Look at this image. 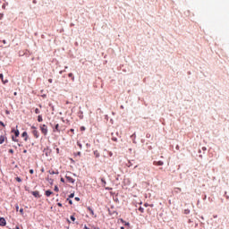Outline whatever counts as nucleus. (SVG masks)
Masks as SVG:
<instances>
[{"label":"nucleus","instance_id":"nucleus-1","mask_svg":"<svg viewBox=\"0 0 229 229\" xmlns=\"http://www.w3.org/2000/svg\"><path fill=\"white\" fill-rule=\"evenodd\" d=\"M39 128H40V131L43 135H45V136L47 135V131H48L47 125L42 124L39 126Z\"/></svg>","mask_w":229,"mask_h":229},{"label":"nucleus","instance_id":"nucleus-2","mask_svg":"<svg viewBox=\"0 0 229 229\" xmlns=\"http://www.w3.org/2000/svg\"><path fill=\"white\" fill-rule=\"evenodd\" d=\"M65 178H66L68 183H74V182H75V180L69 175H65Z\"/></svg>","mask_w":229,"mask_h":229},{"label":"nucleus","instance_id":"nucleus-3","mask_svg":"<svg viewBox=\"0 0 229 229\" xmlns=\"http://www.w3.org/2000/svg\"><path fill=\"white\" fill-rule=\"evenodd\" d=\"M21 137H23L25 142H28V139H29V135H28V132L27 131H23L22 134H21Z\"/></svg>","mask_w":229,"mask_h":229},{"label":"nucleus","instance_id":"nucleus-4","mask_svg":"<svg viewBox=\"0 0 229 229\" xmlns=\"http://www.w3.org/2000/svg\"><path fill=\"white\" fill-rule=\"evenodd\" d=\"M0 226H6V219L0 217Z\"/></svg>","mask_w":229,"mask_h":229},{"label":"nucleus","instance_id":"nucleus-5","mask_svg":"<svg viewBox=\"0 0 229 229\" xmlns=\"http://www.w3.org/2000/svg\"><path fill=\"white\" fill-rule=\"evenodd\" d=\"M32 134L35 137V139H38V137L40 136V134H39L38 130H33L32 131Z\"/></svg>","mask_w":229,"mask_h":229},{"label":"nucleus","instance_id":"nucleus-6","mask_svg":"<svg viewBox=\"0 0 229 229\" xmlns=\"http://www.w3.org/2000/svg\"><path fill=\"white\" fill-rule=\"evenodd\" d=\"M153 165H164V162L163 161H154Z\"/></svg>","mask_w":229,"mask_h":229},{"label":"nucleus","instance_id":"nucleus-7","mask_svg":"<svg viewBox=\"0 0 229 229\" xmlns=\"http://www.w3.org/2000/svg\"><path fill=\"white\" fill-rule=\"evenodd\" d=\"M4 140H6V137L4 135L0 136V144H4Z\"/></svg>","mask_w":229,"mask_h":229},{"label":"nucleus","instance_id":"nucleus-8","mask_svg":"<svg viewBox=\"0 0 229 229\" xmlns=\"http://www.w3.org/2000/svg\"><path fill=\"white\" fill-rule=\"evenodd\" d=\"M31 194H32V196H34L35 198H38V196H39L38 191H31Z\"/></svg>","mask_w":229,"mask_h":229},{"label":"nucleus","instance_id":"nucleus-9","mask_svg":"<svg viewBox=\"0 0 229 229\" xmlns=\"http://www.w3.org/2000/svg\"><path fill=\"white\" fill-rule=\"evenodd\" d=\"M54 131H57L58 133H60V125L57 123L55 124V127L54 129Z\"/></svg>","mask_w":229,"mask_h":229},{"label":"nucleus","instance_id":"nucleus-10","mask_svg":"<svg viewBox=\"0 0 229 229\" xmlns=\"http://www.w3.org/2000/svg\"><path fill=\"white\" fill-rule=\"evenodd\" d=\"M49 174H59L58 170L55 171V170H49L48 171Z\"/></svg>","mask_w":229,"mask_h":229},{"label":"nucleus","instance_id":"nucleus-11","mask_svg":"<svg viewBox=\"0 0 229 229\" xmlns=\"http://www.w3.org/2000/svg\"><path fill=\"white\" fill-rule=\"evenodd\" d=\"M45 194H46V196H47V198H49V196H51V194H53V191H51L48 190V191H46Z\"/></svg>","mask_w":229,"mask_h":229},{"label":"nucleus","instance_id":"nucleus-12","mask_svg":"<svg viewBox=\"0 0 229 229\" xmlns=\"http://www.w3.org/2000/svg\"><path fill=\"white\" fill-rule=\"evenodd\" d=\"M88 210L91 216H94V210L90 207H88Z\"/></svg>","mask_w":229,"mask_h":229},{"label":"nucleus","instance_id":"nucleus-13","mask_svg":"<svg viewBox=\"0 0 229 229\" xmlns=\"http://www.w3.org/2000/svg\"><path fill=\"white\" fill-rule=\"evenodd\" d=\"M69 78H72V81H74V75L72 74V72L68 74Z\"/></svg>","mask_w":229,"mask_h":229},{"label":"nucleus","instance_id":"nucleus-14","mask_svg":"<svg viewBox=\"0 0 229 229\" xmlns=\"http://www.w3.org/2000/svg\"><path fill=\"white\" fill-rule=\"evenodd\" d=\"M42 121H44V120L42 119V115L39 114V115L38 116V123H42Z\"/></svg>","mask_w":229,"mask_h":229},{"label":"nucleus","instance_id":"nucleus-15","mask_svg":"<svg viewBox=\"0 0 229 229\" xmlns=\"http://www.w3.org/2000/svg\"><path fill=\"white\" fill-rule=\"evenodd\" d=\"M20 134L21 132L19 131V130L14 131L15 137H19Z\"/></svg>","mask_w":229,"mask_h":229},{"label":"nucleus","instance_id":"nucleus-16","mask_svg":"<svg viewBox=\"0 0 229 229\" xmlns=\"http://www.w3.org/2000/svg\"><path fill=\"white\" fill-rule=\"evenodd\" d=\"M94 155H95V157H96L97 158H98V157H99V152H98V150H95V151H94Z\"/></svg>","mask_w":229,"mask_h":229},{"label":"nucleus","instance_id":"nucleus-17","mask_svg":"<svg viewBox=\"0 0 229 229\" xmlns=\"http://www.w3.org/2000/svg\"><path fill=\"white\" fill-rule=\"evenodd\" d=\"M138 210H139V212H140L141 214H144V208L140 207Z\"/></svg>","mask_w":229,"mask_h":229},{"label":"nucleus","instance_id":"nucleus-18","mask_svg":"<svg viewBox=\"0 0 229 229\" xmlns=\"http://www.w3.org/2000/svg\"><path fill=\"white\" fill-rule=\"evenodd\" d=\"M16 182H18L19 183H21L22 182V179H21V177H15Z\"/></svg>","mask_w":229,"mask_h":229},{"label":"nucleus","instance_id":"nucleus-19","mask_svg":"<svg viewBox=\"0 0 229 229\" xmlns=\"http://www.w3.org/2000/svg\"><path fill=\"white\" fill-rule=\"evenodd\" d=\"M77 146H79L80 149L83 148V145H81V143H80V141L77 142Z\"/></svg>","mask_w":229,"mask_h":229},{"label":"nucleus","instance_id":"nucleus-20","mask_svg":"<svg viewBox=\"0 0 229 229\" xmlns=\"http://www.w3.org/2000/svg\"><path fill=\"white\" fill-rule=\"evenodd\" d=\"M101 182H102V183H103V185L105 187L106 185V181L105 180V178H102Z\"/></svg>","mask_w":229,"mask_h":229},{"label":"nucleus","instance_id":"nucleus-21","mask_svg":"<svg viewBox=\"0 0 229 229\" xmlns=\"http://www.w3.org/2000/svg\"><path fill=\"white\" fill-rule=\"evenodd\" d=\"M54 191H55V192H58V191H60V189H58V186H55Z\"/></svg>","mask_w":229,"mask_h":229},{"label":"nucleus","instance_id":"nucleus-22","mask_svg":"<svg viewBox=\"0 0 229 229\" xmlns=\"http://www.w3.org/2000/svg\"><path fill=\"white\" fill-rule=\"evenodd\" d=\"M175 192H182V188H175Z\"/></svg>","mask_w":229,"mask_h":229},{"label":"nucleus","instance_id":"nucleus-23","mask_svg":"<svg viewBox=\"0 0 229 229\" xmlns=\"http://www.w3.org/2000/svg\"><path fill=\"white\" fill-rule=\"evenodd\" d=\"M35 114H40V109L36 108V109H35Z\"/></svg>","mask_w":229,"mask_h":229},{"label":"nucleus","instance_id":"nucleus-24","mask_svg":"<svg viewBox=\"0 0 229 229\" xmlns=\"http://www.w3.org/2000/svg\"><path fill=\"white\" fill-rule=\"evenodd\" d=\"M70 219H72V221H76V217H74V216H71Z\"/></svg>","mask_w":229,"mask_h":229},{"label":"nucleus","instance_id":"nucleus-25","mask_svg":"<svg viewBox=\"0 0 229 229\" xmlns=\"http://www.w3.org/2000/svg\"><path fill=\"white\" fill-rule=\"evenodd\" d=\"M0 80H2V81L4 80L3 73H0Z\"/></svg>","mask_w":229,"mask_h":229},{"label":"nucleus","instance_id":"nucleus-26","mask_svg":"<svg viewBox=\"0 0 229 229\" xmlns=\"http://www.w3.org/2000/svg\"><path fill=\"white\" fill-rule=\"evenodd\" d=\"M0 126H3V128H4V126H6V125L4 124V123L0 122Z\"/></svg>","mask_w":229,"mask_h":229},{"label":"nucleus","instance_id":"nucleus-27","mask_svg":"<svg viewBox=\"0 0 229 229\" xmlns=\"http://www.w3.org/2000/svg\"><path fill=\"white\" fill-rule=\"evenodd\" d=\"M2 82L4 83V84H6V83H8V80H5L4 81V79L2 81Z\"/></svg>","mask_w":229,"mask_h":229},{"label":"nucleus","instance_id":"nucleus-28","mask_svg":"<svg viewBox=\"0 0 229 229\" xmlns=\"http://www.w3.org/2000/svg\"><path fill=\"white\" fill-rule=\"evenodd\" d=\"M81 131H85V126L81 127Z\"/></svg>","mask_w":229,"mask_h":229},{"label":"nucleus","instance_id":"nucleus-29","mask_svg":"<svg viewBox=\"0 0 229 229\" xmlns=\"http://www.w3.org/2000/svg\"><path fill=\"white\" fill-rule=\"evenodd\" d=\"M12 140H13V142H17V140L13 136L12 137Z\"/></svg>","mask_w":229,"mask_h":229},{"label":"nucleus","instance_id":"nucleus-30","mask_svg":"<svg viewBox=\"0 0 229 229\" xmlns=\"http://www.w3.org/2000/svg\"><path fill=\"white\" fill-rule=\"evenodd\" d=\"M3 17H4V14L0 13V21L3 19Z\"/></svg>","mask_w":229,"mask_h":229},{"label":"nucleus","instance_id":"nucleus-31","mask_svg":"<svg viewBox=\"0 0 229 229\" xmlns=\"http://www.w3.org/2000/svg\"><path fill=\"white\" fill-rule=\"evenodd\" d=\"M30 128H31L32 131L37 130V127H35V125H32Z\"/></svg>","mask_w":229,"mask_h":229},{"label":"nucleus","instance_id":"nucleus-32","mask_svg":"<svg viewBox=\"0 0 229 229\" xmlns=\"http://www.w3.org/2000/svg\"><path fill=\"white\" fill-rule=\"evenodd\" d=\"M61 182H62L63 183H65V179H64V177H62V178H61Z\"/></svg>","mask_w":229,"mask_h":229},{"label":"nucleus","instance_id":"nucleus-33","mask_svg":"<svg viewBox=\"0 0 229 229\" xmlns=\"http://www.w3.org/2000/svg\"><path fill=\"white\" fill-rule=\"evenodd\" d=\"M69 198H74V193H71V194L69 195Z\"/></svg>","mask_w":229,"mask_h":229},{"label":"nucleus","instance_id":"nucleus-34","mask_svg":"<svg viewBox=\"0 0 229 229\" xmlns=\"http://www.w3.org/2000/svg\"><path fill=\"white\" fill-rule=\"evenodd\" d=\"M20 213H21V214H24V209H23V208H21V209H20Z\"/></svg>","mask_w":229,"mask_h":229},{"label":"nucleus","instance_id":"nucleus-35","mask_svg":"<svg viewBox=\"0 0 229 229\" xmlns=\"http://www.w3.org/2000/svg\"><path fill=\"white\" fill-rule=\"evenodd\" d=\"M48 83H53V79H48Z\"/></svg>","mask_w":229,"mask_h":229},{"label":"nucleus","instance_id":"nucleus-36","mask_svg":"<svg viewBox=\"0 0 229 229\" xmlns=\"http://www.w3.org/2000/svg\"><path fill=\"white\" fill-rule=\"evenodd\" d=\"M112 140H114V142H117V138H112Z\"/></svg>","mask_w":229,"mask_h":229},{"label":"nucleus","instance_id":"nucleus-37","mask_svg":"<svg viewBox=\"0 0 229 229\" xmlns=\"http://www.w3.org/2000/svg\"><path fill=\"white\" fill-rule=\"evenodd\" d=\"M75 201H80V197H75Z\"/></svg>","mask_w":229,"mask_h":229},{"label":"nucleus","instance_id":"nucleus-38","mask_svg":"<svg viewBox=\"0 0 229 229\" xmlns=\"http://www.w3.org/2000/svg\"><path fill=\"white\" fill-rule=\"evenodd\" d=\"M33 173H34L33 169H30V174H33Z\"/></svg>","mask_w":229,"mask_h":229},{"label":"nucleus","instance_id":"nucleus-39","mask_svg":"<svg viewBox=\"0 0 229 229\" xmlns=\"http://www.w3.org/2000/svg\"><path fill=\"white\" fill-rule=\"evenodd\" d=\"M70 131L74 134V129H71Z\"/></svg>","mask_w":229,"mask_h":229},{"label":"nucleus","instance_id":"nucleus-40","mask_svg":"<svg viewBox=\"0 0 229 229\" xmlns=\"http://www.w3.org/2000/svg\"><path fill=\"white\" fill-rule=\"evenodd\" d=\"M9 153H12V154H13V149H9Z\"/></svg>","mask_w":229,"mask_h":229},{"label":"nucleus","instance_id":"nucleus-41","mask_svg":"<svg viewBox=\"0 0 229 229\" xmlns=\"http://www.w3.org/2000/svg\"><path fill=\"white\" fill-rule=\"evenodd\" d=\"M15 208H16L17 211H19V205H16Z\"/></svg>","mask_w":229,"mask_h":229},{"label":"nucleus","instance_id":"nucleus-42","mask_svg":"<svg viewBox=\"0 0 229 229\" xmlns=\"http://www.w3.org/2000/svg\"><path fill=\"white\" fill-rule=\"evenodd\" d=\"M78 157H81V152L77 153Z\"/></svg>","mask_w":229,"mask_h":229},{"label":"nucleus","instance_id":"nucleus-43","mask_svg":"<svg viewBox=\"0 0 229 229\" xmlns=\"http://www.w3.org/2000/svg\"><path fill=\"white\" fill-rule=\"evenodd\" d=\"M57 206H58V207H63L62 203H60V202L57 203Z\"/></svg>","mask_w":229,"mask_h":229},{"label":"nucleus","instance_id":"nucleus-44","mask_svg":"<svg viewBox=\"0 0 229 229\" xmlns=\"http://www.w3.org/2000/svg\"><path fill=\"white\" fill-rule=\"evenodd\" d=\"M144 207H149V204L145 203V204H144Z\"/></svg>","mask_w":229,"mask_h":229},{"label":"nucleus","instance_id":"nucleus-45","mask_svg":"<svg viewBox=\"0 0 229 229\" xmlns=\"http://www.w3.org/2000/svg\"><path fill=\"white\" fill-rule=\"evenodd\" d=\"M69 204H70V205H72V200H69Z\"/></svg>","mask_w":229,"mask_h":229},{"label":"nucleus","instance_id":"nucleus-46","mask_svg":"<svg viewBox=\"0 0 229 229\" xmlns=\"http://www.w3.org/2000/svg\"><path fill=\"white\" fill-rule=\"evenodd\" d=\"M2 42H3V44H6V40H4V39Z\"/></svg>","mask_w":229,"mask_h":229},{"label":"nucleus","instance_id":"nucleus-47","mask_svg":"<svg viewBox=\"0 0 229 229\" xmlns=\"http://www.w3.org/2000/svg\"><path fill=\"white\" fill-rule=\"evenodd\" d=\"M23 153H28V150H26V149H25V150H23Z\"/></svg>","mask_w":229,"mask_h":229},{"label":"nucleus","instance_id":"nucleus-48","mask_svg":"<svg viewBox=\"0 0 229 229\" xmlns=\"http://www.w3.org/2000/svg\"><path fill=\"white\" fill-rule=\"evenodd\" d=\"M84 229H89V227H87V225L84 226Z\"/></svg>","mask_w":229,"mask_h":229},{"label":"nucleus","instance_id":"nucleus-49","mask_svg":"<svg viewBox=\"0 0 229 229\" xmlns=\"http://www.w3.org/2000/svg\"><path fill=\"white\" fill-rule=\"evenodd\" d=\"M14 96H17V92H14Z\"/></svg>","mask_w":229,"mask_h":229},{"label":"nucleus","instance_id":"nucleus-50","mask_svg":"<svg viewBox=\"0 0 229 229\" xmlns=\"http://www.w3.org/2000/svg\"><path fill=\"white\" fill-rule=\"evenodd\" d=\"M56 150H57V151H60V149H59V148H57Z\"/></svg>","mask_w":229,"mask_h":229},{"label":"nucleus","instance_id":"nucleus-51","mask_svg":"<svg viewBox=\"0 0 229 229\" xmlns=\"http://www.w3.org/2000/svg\"><path fill=\"white\" fill-rule=\"evenodd\" d=\"M121 229H124V227H121Z\"/></svg>","mask_w":229,"mask_h":229},{"label":"nucleus","instance_id":"nucleus-52","mask_svg":"<svg viewBox=\"0 0 229 229\" xmlns=\"http://www.w3.org/2000/svg\"><path fill=\"white\" fill-rule=\"evenodd\" d=\"M33 3H36V1L34 0Z\"/></svg>","mask_w":229,"mask_h":229},{"label":"nucleus","instance_id":"nucleus-53","mask_svg":"<svg viewBox=\"0 0 229 229\" xmlns=\"http://www.w3.org/2000/svg\"><path fill=\"white\" fill-rule=\"evenodd\" d=\"M3 8H5L4 5H3Z\"/></svg>","mask_w":229,"mask_h":229}]
</instances>
